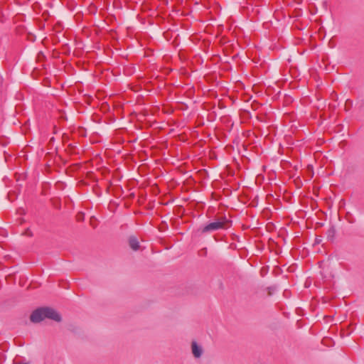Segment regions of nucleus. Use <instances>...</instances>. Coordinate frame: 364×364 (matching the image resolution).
I'll list each match as a JSON object with an SVG mask.
<instances>
[{
  "mask_svg": "<svg viewBox=\"0 0 364 364\" xmlns=\"http://www.w3.org/2000/svg\"><path fill=\"white\" fill-rule=\"evenodd\" d=\"M183 201H186V200H188V198L183 196Z\"/></svg>",
  "mask_w": 364,
  "mask_h": 364,
  "instance_id": "12",
  "label": "nucleus"
},
{
  "mask_svg": "<svg viewBox=\"0 0 364 364\" xmlns=\"http://www.w3.org/2000/svg\"><path fill=\"white\" fill-rule=\"evenodd\" d=\"M77 220L78 221L82 220H83V214L82 213L78 214L77 215Z\"/></svg>",
  "mask_w": 364,
  "mask_h": 364,
  "instance_id": "7",
  "label": "nucleus"
},
{
  "mask_svg": "<svg viewBox=\"0 0 364 364\" xmlns=\"http://www.w3.org/2000/svg\"><path fill=\"white\" fill-rule=\"evenodd\" d=\"M183 78L185 77L186 75V69L183 68ZM186 89L187 91V97H191V96L193 95L194 93V90H193V86H190L189 83H185L183 82V90Z\"/></svg>",
  "mask_w": 364,
  "mask_h": 364,
  "instance_id": "4",
  "label": "nucleus"
},
{
  "mask_svg": "<svg viewBox=\"0 0 364 364\" xmlns=\"http://www.w3.org/2000/svg\"><path fill=\"white\" fill-rule=\"evenodd\" d=\"M183 29L186 27V25L184 22H183Z\"/></svg>",
  "mask_w": 364,
  "mask_h": 364,
  "instance_id": "13",
  "label": "nucleus"
},
{
  "mask_svg": "<svg viewBox=\"0 0 364 364\" xmlns=\"http://www.w3.org/2000/svg\"><path fill=\"white\" fill-rule=\"evenodd\" d=\"M45 318H50L55 321H60V314L52 308L42 307L33 311L30 316V320L33 323H39Z\"/></svg>",
  "mask_w": 364,
  "mask_h": 364,
  "instance_id": "1",
  "label": "nucleus"
},
{
  "mask_svg": "<svg viewBox=\"0 0 364 364\" xmlns=\"http://www.w3.org/2000/svg\"><path fill=\"white\" fill-rule=\"evenodd\" d=\"M199 254H200V256H205V255H206V254H207V249H206V248H203V249H202V250L200 251Z\"/></svg>",
  "mask_w": 364,
  "mask_h": 364,
  "instance_id": "6",
  "label": "nucleus"
},
{
  "mask_svg": "<svg viewBox=\"0 0 364 364\" xmlns=\"http://www.w3.org/2000/svg\"><path fill=\"white\" fill-rule=\"evenodd\" d=\"M183 160H185V154L183 153Z\"/></svg>",
  "mask_w": 364,
  "mask_h": 364,
  "instance_id": "15",
  "label": "nucleus"
},
{
  "mask_svg": "<svg viewBox=\"0 0 364 364\" xmlns=\"http://www.w3.org/2000/svg\"><path fill=\"white\" fill-rule=\"evenodd\" d=\"M26 233L28 236H31V235H32L31 232L28 230H26Z\"/></svg>",
  "mask_w": 364,
  "mask_h": 364,
  "instance_id": "8",
  "label": "nucleus"
},
{
  "mask_svg": "<svg viewBox=\"0 0 364 364\" xmlns=\"http://www.w3.org/2000/svg\"><path fill=\"white\" fill-rule=\"evenodd\" d=\"M186 165V163H183V167ZM183 176L186 174V172L183 170Z\"/></svg>",
  "mask_w": 364,
  "mask_h": 364,
  "instance_id": "10",
  "label": "nucleus"
},
{
  "mask_svg": "<svg viewBox=\"0 0 364 364\" xmlns=\"http://www.w3.org/2000/svg\"><path fill=\"white\" fill-rule=\"evenodd\" d=\"M129 245L134 250H137L139 248V243L136 237H130L129 239Z\"/></svg>",
  "mask_w": 364,
  "mask_h": 364,
  "instance_id": "5",
  "label": "nucleus"
},
{
  "mask_svg": "<svg viewBox=\"0 0 364 364\" xmlns=\"http://www.w3.org/2000/svg\"><path fill=\"white\" fill-rule=\"evenodd\" d=\"M187 108V106L185 103H183V110L184 111Z\"/></svg>",
  "mask_w": 364,
  "mask_h": 364,
  "instance_id": "11",
  "label": "nucleus"
},
{
  "mask_svg": "<svg viewBox=\"0 0 364 364\" xmlns=\"http://www.w3.org/2000/svg\"><path fill=\"white\" fill-rule=\"evenodd\" d=\"M173 43L175 44V46H179V43H177V40L176 39L173 41Z\"/></svg>",
  "mask_w": 364,
  "mask_h": 364,
  "instance_id": "9",
  "label": "nucleus"
},
{
  "mask_svg": "<svg viewBox=\"0 0 364 364\" xmlns=\"http://www.w3.org/2000/svg\"><path fill=\"white\" fill-rule=\"evenodd\" d=\"M181 50H178V55H179V56H180V55H181Z\"/></svg>",
  "mask_w": 364,
  "mask_h": 364,
  "instance_id": "14",
  "label": "nucleus"
},
{
  "mask_svg": "<svg viewBox=\"0 0 364 364\" xmlns=\"http://www.w3.org/2000/svg\"><path fill=\"white\" fill-rule=\"evenodd\" d=\"M232 225V221L226 216L220 217L216 221L210 223L202 229V232H212L220 229H228Z\"/></svg>",
  "mask_w": 364,
  "mask_h": 364,
  "instance_id": "2",
  "label": "nucleus"
},
{
  "mask_svg": "<svg viewBox=\"0 0 364 364\" xmlns=\"http://www.w3.org/2000/svg\"><path fill=\"white\" fill-rule=\"evenodd\" d=\"M191 352L195 358H200L203 353V349L196 341H193L191 342Z\"/></svg>",
  "mask_w": 364,
  "mask_h": 364,
  "instance_id": "3",
  "label": "nucleus"
}]
</instances>
